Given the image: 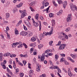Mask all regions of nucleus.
Returning <instances> with one entry per match:
<instances>
[{
    "label": "nucleus",
    "instance_id": "obj_50",
    "mask_svg": "<svg viewBox=\"0 0 77 77\" xmlns=\"http://www.w3.org/2000/svg\"><path fill=\"white\" fill-rule=\"evenodd\" d=\"M23 29L25 30H27V27L24 26V25H23Z\"/></svg>",
    "mask_w": 77,
    "mask_h": 77
},
{
    "label": "nucleus",
    "instance_id": "obj_4",
    "mask_svg": "<svg viewBox=\"0 0 77 77\" xmlns=\"http://www.w3.org/2000/svg\"><path fill=\"white\" fill-rule=\"evenodd\" d=\"M37 3V2L36 1H33L31 3L29 4V5L30 6L33 7L35 6V5H36Z\"/></svg>",
    "mask_w": 77,
    "mask_h": 77
},
{
    "label": "nucleus",
    "instance_id": "obj_28",
    "mask_svg": "<svg viewBox=\"0 0 77 77\" xmlns=\"http://www.w3.org/2000/svg\"><path fill=\"white\" fill-rule=\"evenodd\" d=\"M54 16V14H53L52 13H50L49 14V17L50 18L53 17Z\"/></svg>",
    "mask_w": 77,
    "mask_h": 77
},
{
    "label": "nucleus",
    "instance_id": "obj_47",
    "mask_svg": "<svg viewBox=\"0 0 77 77\" xmlns=\"http://www.w3.org/2000/svg\"><path fill=\"white\" fill-rule=\"evenodd\" d=\"M60 56H61V57H65V54H60Z\"/></svg>",
    "mask_w": 77,
    "mask_h": 77
},
{
    "label": "nucleus",
    "instance_id": "obj_20",
    "mask_svg": "<svg viewBox=\"0 0 77 77\" xmlns=\"http://www.w3.org/2000/svg\"><path fill=\"white\" fill-rule=\"evenodd\" d=\"M10 15H9V14L8 13H7L6 14V18L7 20H8V18H9V16Z\"/></svg>",
    "mask_w": 77,
    "mask_h": 77
},
{
    "label": "nucleus",
    "instance_id": "obj_1",
    "mask_svg": "<svg viewBox=\"0 0 77 77\" xmlns=\"http://www.w3.org/2000/svg\"><path fill=\"white\" fill-rule=\"evenodd\" d=\"M70 7L71 9V10L72 11H75V10L76 9V7L72 3H71L70 4Z\"/></svg>",
    "mask_w": 77,
    "mask_h": 77
},
{
    "label": "nucleus",
    "instance_id": "obj_10",
    "mask_svg": "<svg viewBox=\"0 0 77 77\" xmlns=\"http://www.w3.org/2000/svg\"><path fill=\"white\" fill-rule=\"evenodd\" d=\"M20 34H21V35H22V36H26V35H27V32H26L22 31L21 32Z\"/></svg>",
    "mask_w": 77,
    "mask_h": 77
},
{
    "label": "nucleus",
    "instance_id": "obj_27",
    "mask_svg": "<svg viewBox=\"0 0 77 77\" xmlns=\"http://www.w3.org/2000/svg\"><path fill=\"white\" fill-rule=\"evenodd\" d=\"M11 53H7L4 54V56H9Z\"/></svg>",
    "mask_w": 77,
    "mask_h": 77
},
{
    "label": "nucleus",
    "instance_id": "obj_36",
    "mask_svg": "<svg viewBox=\"0 0 77 77\" xmlns=\"http://www.w3.org/2000/svg\"><path fill=\"white\" fill-rule=\"evenodd\" d=\"M23 45H24L25 48H27V45L26 44L24 43H23Z\"/></svg>",
    "mask_w": 77,
    "mask_h": 77
},
{
    "label": "nucleus",
    "instance_id": "obj_62",
    "mask_svg": "<svg viewBox=\"0 0 77 77\" xmlns=\"http://www.w3.org/2000/svg\"><path fill=\"white\" fill-rule=\"evenodd\" d=\"M74 28L75 29H77V24H75L74 25Z\"/></svg>",
    "mask_w": 77,
    "mask_h": 77
},
{
    "label": "nucleus",
    "instance_id": "obj_53",
    "mask_svg": "<svg viewBox=\"0 0 77 77\" xmlns=\"http://www.w3.org/2000/svg\"><path fill=\"white\" fill-rule=\"evenodd\" d=\"M47 54L48 55V56H52L53 54L52 53H48Z\"/></svg>",
    "mask_w": 77,
    "mask_h": 77
},
{
    "label": "nucleus",
    "instance_id": "obj_11",
    "mask_svg": "<svg viewBox=\"0 0 77 77\" xmlns=\"http://www.w3.org/2000/svg\"><path fill=\"white\" fill-rule=\"evenodd\" d=\"M27 15V13H26V11H24V12H23V13H22V14L21 15V18H23L24 17H25V16Z\"/></svg>",
    "mask_w": 77,
    "mask_h": 77
},
{
    "label": "nucleus",
    "instance_id": "obj_61",
    "mask_svg": "<svg viewBox=\"0 0 77 77\" xmlns=\"http://www.w3.org/2000/svg\"><path fill=\"white\" fill-rule=\"evenodd\" d=\"M41 68V66L39 65H38L37 66V68Z\"/></svg>",
    "mask_w": 77,
    "mask_h": 77
},
{
    "label": "nucleus",
    "instance_id": "obj_5",
    "mask_svg": "<svg viewBox=\"0 0 77 77\" xmlns=\"http://www.w3.org/2000/svg\"><path fill=\"white\" fill-rule=\"evenodd\" d=\"M65 45L64 44H63L62 45H60L59 48V50H63L64 48H65Z\"/></svg>",
    "mask_w": 77,
    "mask_h": 77
},
{
    "label": "nucleus",
    "instance_id": "obj_9",
    "mask_svg": "<svg viewBox=\"0 0 77 77\" xmlns=\"http://www.w3.org/2000/svg\"><path fill=\"white\" fill-rule=\"evenodd\" d=\"M44 56H45V54H42L41 58V61L43 62V61L45 59V57H44Z\"/></svg>",
    "mask_w": 77,
    "mask_h": 77
},
{
    "label": "nucleus",
    "instance_id": "obj_63",
    "mask_svg": "<svg viewBox=\"0 0 77 77\" xmlns=\"http://www.w3.org/2000/svg\"><path fill=\"white\" fill-rule=\"evenodd\" d=\"M0 57H3V54L2 53H0Z\"/></svg>",
    "mask_w": 77,
    "mask_h": 77
},
{
    "label": "nucleus",
    "instance_id": "obj_12",
    "mask_svg": "<svg viewBox=\"0 0 77 77\" xmlns=\"http://www.w3.org/2000/svg\"><path fill=\"white\" fill-rule=\"evenodd\" d=\"M23 5V3H20L19 4L17 5L16 6L18 8H20L22 7Z\"/></svg>",
    "mask_w": 77,
    "mask_h": 77
},
{
    "label": "nucleus",
    "instance_id": "obj_55",
    "mask_svg": "<svg viewBox=\"0 0 77 77\" xmlns=\"http://www.w3.org/2000/svg\"><path fill=\"white\" fill-rule=\"evenodd\" d=\"M59 67L57 66H54V69H57Z\"/></svg>",
    "mask_w": 77,
    "mask_h": 77
},
{
    "label": "nucleus",
    "instance_id": "obj_24",
    "mask_svg": "<svg viewBox=\"0 0 77 77\" xmlns=\"http://www.w3.org/2000/svg\"><path fill=\"white\" fill-rule=\"evenodd\" d=\"M39 18V14H36L35 16V19L37 20H38V18Z\"/></svg>",
    "mask_w": 77,
    "mask_h": 77
},
{
    "label": "nucleus",
    "instance_id": "obj_15",
    "mask_svg": "<svg viewBox=\"0 0 77 77\" xmlns=\"http://www.w3.org/2000/svg\"><path fill=\"white\" fill-rule=\"evenodd\" d=\"M27 35H28V36H29V37H30V36H32V35H33V34L32 32L28 31L27 32Z\"/></svg>",
    "mask_w": 77,
    "mask_h": 77
},
{
    "label": "nucleus",
    "instance_id": "obj_40",
    "mask_svg": "<svg viewBox=\"0 0 77 77\" xmlns=\"http://www.w3.org/2000/svg\"><path fill=\"white\" fill-rule=\"evenodd\" d=\"M19 75L21 77H23L24 76V74H23V73H20Z\"/></svg>",
    "mask_w": 77,
    "mask_h": 77
},
{
    "label": "nucleus",
    "instance_id": "obj_59",
    "mask_svg": "<svg viewBox=\"0 0 77 77\" xmlns=\"http://www.w3.org/2000/svg\"><path fill=\"white\" fill-rule=\"evenodd\" d=\"M65 38L66 39H68V37L67 35L65 36Z\"/></svg>",
    "mask_w": 77,
    "mask_h": 77
},
{
    "label": "nucleus",
    "instance_id": "obj_38",
    "mask_svg": "<svg viewBox=\"0 0 77 77\" xmlns=\"http://www.w3.org/2000/svg\"><path fill=\"white\" fill-rule=\"evenodd\" d=\"M46 77V75H45V74H42V75H40V77Z\"/></svg>",
    "mask_w": 77,
    "mask_h": 77
},
{
    "label": "nucleus",
    "instance_id": "obj_54",
    "mask_svg": "<svg viewBox=\"0 0 77 77\" xmlns=\"http://www.w3.org/2000/svg\"><path fill=\"white\" fill-rule=\"evenodd\" d=\"M7 37L9 39H11V38H10V35L8 34H7Z\"/></svg>",
    "mask_w": 77,
    "mask_h": 77
},
{
    "label": "nucleus",
    "instance_id": "obj_45",
    "mask_svg": "<svg viewBox=\"0 0 77 77\" xmlns=\"http://www.w3.org/2000/svg\"><path fill=\"white\" fill-rule=\"evenodd\" d=\"M65 65H69V63L67 61H65L64 62Z\"/></svg>",
    "mask_w": 77,
    "mask_h": 77
},
{
    "label": "nucleus",
    "instance_id": "obj_39",
    "mask_svg": "<svg viewBox=\"0 0 77 77\" xmlns=\"http://www.w3.org/2000/svg\"><path fill=\"white\" fill-rule=\"evenodd\" d=\"M61 44V42H60V41H59L58 42V44L56 45V46H57L58 45L59 46Z\"/></svg>",
    "mask_w": 77,
    "mask_h": 77
},
{
    "label": "nucleus",
    "instance_id": "obj_58",
    "mask_svg": "<svg viewBox=\"0 0 77 77\" xmlns=\"http://www.w3.org/2000/svg\"><path fill=\"white\" fill-rule=\"evenodd\" d=\"M73 63H74V62H75V61H74V60H73L72 59H70V60Z\"/></svg>",
    "mask_w": 77,
    "mask_h": 77
},
{
    "label": "nucleus",
    "instance_id": "obj_16",
    "mask_svg": "<svg viewBox=\"0 0 77 77\" xmlns=\"http://www.w3.org/2000/svg\"><path fill=\"white\" fill-rule=\"evenodd\" d=\"M65 61V58L63 57H62L60 59V62L62 63V62H64Z\"/></svg>",
    "mask_w": 77,
    "mask_h": 77
},
{
    "label": "nucleus",
    "instance_id": "obj_14",
    "mask_svg": "<svg viewBox=\"0 0 77 77\" xmlns=\"http://www.w3.org/2000/svg\"><path fill=\"white\" fill-rule=\"evenodd\" d=\"M53 27H52L51 28V30L50 31V32H48V35H50L52 34V33H53Z\"/></svg>",
    "mask_w": 77,
    "mask_h": 77
},
{
    "label": "nucleus",
    "instance_id": "obj_30",
    "mask_svg": "<svg viewBox=\"0 0 77 77\" xmlns=\"http://www.w3.org/2000/svg\"><path fill=\"white\" fill-rule=\"evenodd\" d=\"M72 19L71 18H70L69 17H68L67 18L66 21L67 22H70L71 21V20Z\"/></svg>",
    "mask_w": 77,
    "mask_h": 77
},
{
    "label": "nucleus",
    "instance_id": "obj_17",
    "mask_svg": "<svg viewBox=\"0 0 77 77\" xmlns=\"http://www.w3.org/2000/svg\"><path fill=\"white\" fill-rule=\"evenodd\" d=\"M44 47V45L42 44H40L38 45V47L39 49L40 50L42 48V47Z\"/></svg>",
    "mask_w": 77,
    "mask_h": 77
},
{
    "label": "nucleus",
    "instance_id": "obj_13",
    "mask_svg": "<svg viewBox=\"0 0 77 77\" xmlns=\"http://www.w3.org/2000/svg\"><path fill=\"white\" fill-rule=\"evenodd\" d=\"M58 38L60 39L62 41H65V38H64V37L62 35H59L58 36Z\"/></svg>",
    "mask_w": 77,
    "mask_h": 77
},
{
    "label": "nucleus",
    "instance_id": "obj_26",
    "mask_svg": "<svg viewBox=\"0 0 77 77\" xmlns=\"http://www.w3.org/2000/svg\"><path fill=\"white\" fill-rule=\"evenodd\" d=\"M21 23H22V20H20V21H19L17 24L16 25L17 27H18V26H20V24H21Z\"/></svg>",
    "mask_w": 77,
    "mask_h": 77
},
{
    "label": "nucleus",
    "instance_id": "obj_49",
    "mask_svg": "<svg viewBox=\"0 0 77 77\" xmlns=\"http://www.w3.org/2000/svg\"><path fill=\"white\" fill-rule=\"evenodd\" d=\"M23 64H24V65H26V63H27V62H26V61L25 60H23Z\"/></svg>",
    "mask_w": 77,
    "mask_h": 77
},
{
    "label": "nucleus",
    "instance_id": "obj_3",
    "mask_svg": "<svg viewBox=\"0 0 77 77\" xmlns=\"http://www.w3.org/2000/svg\"><path fill=\"white\" fill-rule=\"evenodd\" d=\"M16 44L17 45H19L17 46L18 48H22V47H23L22 42H16Z\"/></svg>",
    "mask_w": 77,
    "mask_h": 77
},
{
    "label": "nucleus",
    "instance_id": "obj_42",
    "mask_svg": "<svg viewBox=\"0 0 77 77\" xmlns=\"http://www.w3.org/2000/svg\"><path fill=\"white\" fill-rule=\"evenodd\" d=\"M53 43V41H50V42H49V44L50 45V46H51L52 45V44Z\"/></svg>",
    "mask_w": 77,
    "mask_h": 77
},
{
    "label": "nucleus",
    "instance_id": "obj_46",
    "mask_svg": "<svg viewBox=\"0 0 77 77\" xmlns=\"http://www.w3.org/2000/svg\"><path fill=\"white\" fill-rule=\"evenodd\" d=\"M1 65L2 66V68L4 69H6V66H5V65L3 64L2 65Z\"/></svg>",
    "mask_w": 77,
    "mask_h": 77
},
{
    "label": "nucleus",
    "instance_id": "obj_21",
    "mask_svg": "<svg viewBox=\"0 0 77 77\" xmlns=\"http://www.w3.org/2000/svg\"><path fill=\"white\" fill-rule=\"evenodd\" d=\"M52 22V26H53L55 25V20H52L51 21Z\"/></svg>",
    "mask_w": 77,
    "mask_h": 77
},
{
    "label": "nucleus",
    "instance_id": "obj_19",
    "mask_svg": "<svg viewBox=\"0 0 77 77\" xmlns=\"http://www.w3.org/2000/svg\"><path fill=\"white\" fill-rule=\"evenodd\" d=\"M17 45V44L16 42L15 43H13V44H12V48H15V47H16Z\"/></svg>",
    "mask_w": 77,
    "mask_h": 77
},
{
    "label": "nucleus",
    "instance_id": "obj_35",
    "mask_svg": "<svg viewBox=\"0 0 77 77\" xmlns=\"http://www.w3.org/2000/svg\"><path fill=\"white\" fill-rule=\"evenodd\" d=\"M57 1L59 5H60L61 3H62V1H61V0H57Z\"/></svg>",
    "mask_w": 77,
    "mask_h": 77
},
{
    "label": "nucleus",
    "instance_id": "obj_23",
    "mask_svg": "<svg viewBox=\"0 0 77 77\" xmlns=\"http://www.w3.org/2000/svg\"><path fill=\"white\" fill-rule=\"evenodd\" d=\"M16 72H14L15 74H18L19 72V69L18 68H17L16 69Z\"/></svg>",
    "mask_w": 77,
    "mask_h": 77
},
{
    "label": "nucleus",
    "instance_id": "obj_60",
    "mask_svg": "<svg viewBox=\"0 0 77 77\" xmlns=\"http://www.w3.org/2000/svg\"><path fill=\"white\" fill-rule=\"evenodd\" d=\"M43 24H44V25H45V26H47V25L48 24L47 23L45 22H43Z\"/></svg>",
    "mask_w": 77,
    "mask_h": 77
},
{
    "label": "nucleus",
    "instance_id": "obj_18",
    "mask_svg": "<svg viewBox=\"0 0 77 77\" xmlns=\"http://www.w3.org/2000/svg\"><path fill=\"white\" fill-rule=\"evenodd\" d=\"M58 59H59V56L57 54H55V61L57 60Z\"/></svg>",
    "mask_w": 77,
    "mask_h": 77
},
{
    "label": "nucleus",
    "instance_id": "obj_57",
    "mask_svg": "<svg viewBox=\"0 0 77 77\" xmlns=\"http://www.w3.org/2000/svg\"><path fill=\"white\" fill-rule=\"evenodd\" d=\"M50 75H51V77H54L55 76L54 75V74H53V73H51Z\"/></svg>",
    "mask_w": 77,
    "mask_h": 77
},
{
    "label": "nucleus",
    "instance_id": "obj_2",
    "mask_svg": "<svg viewBox=\"0 0 77 77\" xmlns=\"http://www.w3.org/2000/svg\"><path fill=\"white\" fill-rule=\"evenodd\" d=\"M47 2H48V0H44V1L42 2V4L43 5H45V7H46L49 5V3Z\"/></svg>",
    "mask_w": 77,
    "mask_h": 77
},
{
    "label": "nucleus",
    "instance_id": "obj_7",
    "mask_svg": "<svg viewBox=\"0 0 77 77\" xmlns=\"http://www.w3.org/2000/svg\"><path fill=\"white\" fill-rule=\"evenodd\" d=\"M70 56L72 57V59H76L77 58V54H76L74 55L72 54H71Z\"/></svg>",
    "mask_w": 77,
    "mask_h": 77
},
{
    "label": "nucleus",
    "instance_id": "obj_37",
    "mask_svg": "<svg viewBox=\"0 0 77 77\" xmlns=\"http://www.w3.org/2000/svg\"><path fill=\"white\" fill-rule=\"evenodd\" d=\"M33 48H32L30 49V53H33Z\"/></svg>",
    "mask_w": 77,
    "mask_h": 77
},
{
    "label": "nucleus",
    "instance_id": "obj_48",
    "mask_svg": "<svg viewBox=\"0 0 77 77\" xmlns=\"http://www.w3.org/2000/svg\"><path fill=\"white\" fill-rule=\"evenodd\" d=\"M70 30V28H68L65 30V31L66 32H69V31Z\"/></svg>",
    "mask_w": 77,
    "mask_h": 77
},
{
    "label": "nucleus",
    "instance_id": "obj_6",
    "mask_svg": "<svg viewBox=\"0 0 77 77\" xmlns=\"http://www.w3.org/2000/svg\"><path fill=\"white\" fill-rule=\"evenodd\" d=\"M25 23L26 24V25L29 27H32V25L30 23L29 21H27V20H26L25 21Z\"/></svg>",
    "mask_w": 77,
    "mask_h": 77
},
{
    "label": "nucleus",
    "instance_id": "obj_29",
    "mask_svg": "<svg viewBox=\"0 0 77 77\" xmlns=\"http://www.w3.org/2000/svg\"><path fill=\"white\" fill-rule=\"evenodd\" d=\"M38 22H39L40 24L39 25V30L41 31V21H39L38 20Z\"/></svg>",
    "mask_w": 77,
    "mask_h": 77
},
{
    "label": "nucleus",
    "instance_id": "obj_22",
    "mask_svg": "<svg viewBox=\"0 0 77 77\" xmlns=\"http://www.w3.org/2000/svg\"><path fill=\"white\" fill-rule=\"evenodd\" d=\"M15 34V35H18L19 33L18 32V31L17 30V29H15L14 30Z\"/></svg>",
    "mask_w": 77,
    "mask_h": 77
},
{
    "label": "nucleus",
    "instance_id": "obj_32",
    "mask_svg": "<svg viewBox=\"0 0 77 77\" xmlns=\"http://www.w3.org/2000/svg\"><path fill=\"white\" fill-rule=\"evenodd\" d=\"M33 70H30L29 71V74H33Z\"/></svg>",
    "mask_w": 77,
    "mask_h": 77
},
{
    "label": "nucleus",
    "instance_id": "obj_31",
    "mask_svg": "<svg viewBox=\"0 0 77 77\" xmlns=\"http://www.w3.org/2000/svg\"><path fill=\"white\" fill-rule=\"evenodd\" d=\"M31 41L32 42H34L36 41V38L34 37L32 38H31Z\"/></svg>",
    "mask_w": 77,
    "mask_h": 77
},
{
    "label": "nucleus",
    "instance_id": "obj_8",
    "mask_svg": "<svg viewBox=\"0 0 77 77\" xmlns=\"http://www.w3.org/2000/svg\"><path fill=\"white\" fill-rule=\"evenodd\" d=\"M33 25L34 26V27H38V26H39V24L38 23L35 22V21L34 20L33 21Z\"/></svg>",
    "mask_w": 77,
    "mask_h": 77
},
{
    "label": "nucleus",
    "instance_id": "obj_52",
    "mask_svg": "<svg viewBox=\"0 0 77 77\" xmlns=\"http://www.w3.org/2000/svg\"><path fill=\"white\" fill-rule=\"evenodd\" d=\"M36 69L37 72H39V71H41V69H40V68H37Z\"/></svg>",
    "mask_w": 77,
    "mask_h": 77
},
{
    "label": "nucleus",
    "instance_id": "obj_34",
    "mask_svg": "<svg viewBox=\"0 0 77 77\" xmlns=\"http://www.w3.org/2000/svg\"><path fill=\"white\" fill-rule=\"evenodd\" d=\"M26 12V10H23V11H22L21 10H19V12H20L21 14H23V12Z\"/></svg>",
    "mask_w": 77,
    "mask_h": 77
},
{
    "label": "nucleus",
    "instance_id": "obj_25",
    "mask_svg": "<svg viewBox=\"0 0 77 77\" xmlns=\"http://www.w3.org/2000/svg\"><path fill=\"white\" fill-rule=\"evenodd\" d=\"M68 74L69 77H72V73L71 72H68Z\"/></svg>",
    "mask_w": 77,
    "mask_h": 77
},
{
    "label": "nucleus",
    "instance_id": "obj_44",
    "mask_svg": "<svg viewBox=\"0 0 77 77\" xmlns=\"http://www.w3.org/2000/svg\"><path fill=\"white\" fill-rule=\"evenodd\" d=\"M30 8L31 10V11H32V12H35V10L33 8H32V7H30Z\"/></svg>",
    "mask_w": 77,
    "mask_h": 77
},
{
    "label": "nucleus",
    "instance_id": "obj_41",
    "mask_svg": "<svg viewBox=\"0 0 77 77\" xmlns=\"http://www.w3.org/2000/svg\"><path fill=\"white\" fill-rule=\"evenodd\" d=\"M68 18H71L72 17V14H70L68 15V16L67 17Z\"/></svg>",
    "mask_w": 77,
    "mask_h": 77
},
{
    "label": "nucleus",
    "instance_id": "obj_64",
    "mask_svg": "<svg viewBox=\"0 0 77 77\" xmlns=\"http://www.w3.org/2000/svg\"><path fill=\"white\" fill-rule=\"evenodd\" d=\"M40 18L42 20H44V17H43L42 16H41Z\"/></svg>",
    "mask_w": 77,
    "mask_h": 77
},
{
    "label": "nucleus",
    "instance_id": "obj_43",
    "mask_svg": "<svg viewBox=\"0 0 77 77\" xmlns=\"http://www.w3.org/2000/svg\"><path fill=\"white\" fill-rule=\"evenodd\" d=\"M6 69H7V72H10L11 71V70H10V69H9V68L8 67H7L6 68Z\"/></svg>",
    "mask_w": 77,
    "mask_h": 77
},
{
    "label": "nucleus",
    "instance_id": "obj_56",
    "mask_svg": "<svg viewBox=\"0 0 77 77\" xmlns=\"http://www.w3.org/2000/svg\"><path fill=\"white\" fill-rule=\"evenodd\" d=\"M59 12L61 14H62L63 13V10H61L59 11Z\"/></svg>",
    "mask_w": 77,
    "mask_h": 77
},
{
    "label": "nucleus",
    "instance_id": "obj_33",
    "mask_svg": "<svg viewBox=\"0 0 77 77\" xmlns=\"http://www.w3.org/2000/svg\"><path fill=\"white\" fill-rule=\"evenodd\" d=\"M30 18H31V16H29L28 17L27 20H26V21L27 20V21H30Z\"/></svg>",
    "mask_w": 77,
    "mask_h": 77
},
{
    "label": "nucleus",
    "instance_id": "obj_51",
    "mask_svg": "<svg viewBox=\"0 0 77 77\" xmlns=\"http://www.w3.org/2000/svg\"><path fill=\"white\" fill-rule=\"evenodd\" d=\"M58 70V72H59V73H61V72H61V70L60 69H59V68L57 69Z\"/></svg>",
    "mask_w": 77,
    "mask_h": 77
}]
</instances>
